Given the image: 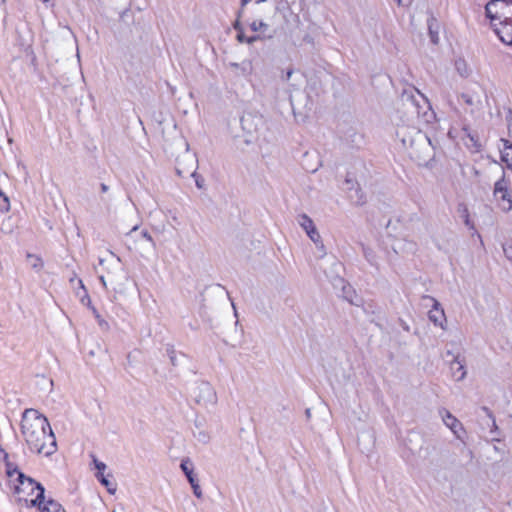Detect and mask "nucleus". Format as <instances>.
Masks as SVG:
<instances>
[{
	"instance_id": "1",
	"label": "nucleus",
	"mask_w": 512,
	"mask_h": 512,
	"mask_svg": "<svg viewBox=\"0 0 512 512\" xmlns=\"http://www.w3.org/2000/svg\"><path fill=\"white\" fill-rule=\"evenodd\" d=\"M21 433L31 452L50 456L57 449L48 419L35 409H26L23 412Z\"/></svg>"
},
{
	"instance_id": "2",
	"label": "nucleus",
	"mask_w": 512,
	"mask_h": 512,
	"mask_svg": "<svg viewBox=\"0 0 512 512\" xmlns=\"http://www.w3.org/2000/svg\"><path fill=\"white\" fill-rule=\"evenodd\" d=\"M396 137L403 147L409 150L410 157L419 164L427 163L433 157V147L429 137L414 123L398 124Z\"/></svg>"
},
{
	"instance_id": "3",
	"label": "nucleus",
	"mask_w": 512,
	"mask_h": 512,
	"mask_svg": "<svg viewBox=\"0 0 512 512\" xmlns=\"http://www.w3.org/2000/svg\"><path fill=\"white\" fill-rule=\"evenodd\" d=\"M266 16L263 19L267 24V38L274 37L278 32L285 30V23L288 17L293 15L289 3L286 0H277L274 6L266 9Z\"/></svg>"
},
{
	"instance_id": "4",
	"label": "nucleus",
	"mask_w": 512,
	"mask_h": 512,
	"mask_svg": "<svg viewBox=\"0 0 512 512\" xmlns=\"http://www.w3.org/2000/svg\"><path fill=\"white\" fill-rule=\"evenodd\" d=\"M18 484L15 486V493L21 494H33L36 491V496L33 499L19 496V501L25 503L30 502L31 506H41L44 502V487L36 482L34 479L27 477L24 473H18L17 477Z\"/></svg>"
},
{
	"instance_id": "5",
	"label": "nucleus",
	"mask_w": 512,
	"mask_h": 512,
	"mask_svg": "<svg viewBox=\"0 0 512 512\" xmlns=\"http://www.w3.org/2000/svg\"><path fill=\"white\" fill-rule=\"evenodd\" d=\"M193 396L196 403L204 406L214 405L217 396L214 388L208 382H200L193 390Z\"/></svg>"
},
{
	"instance_id": "6",
	"label": "nucleus",
	"mask_w": 512,
	"mask_h": 512,
	"mask_svg": "<svg viewBox=\"0 0 512 512\" xmlns=\"http://www.w3.org/2000/svg\"><path fill=\"white\" fill-rule=\"evenodd\" d=\"M494 196L500 201L499 206L503 211L508 212L512 210V193L508 190L504 179L495 183Z\"/></svg>"
},
{
	"instance_id": "7",
	"label": "nucleus",
	"mask_w": 512,
	"mask_h": 512,
	"mask_svg": "<svg viewBox=\"0 0 512 512\" xmlns=\"http://www.w3.org/2000/svg\"><path fill=\"white\" fill-rule=\"evenodd\" d=\"M491 27L503 43L512 45V18L506 16L498 22H492Z\"/></svg>"
},
{
	"instance_id": "8",
	"label": "nucleus",
	"mask_w": 512,
	"mask_h": 512,
	"mask_svg": "<svg viewBox=\"0 0 512 512\" xmlns=\"http://www.w3.org/2000/svg\"><path fill=\"white\" fill-rule=\"evenodd\" d=\"M240 122L244 132L254 135L263 125V117L259 114L248 112L241 117Z\"/></svg>"
},
{
	"instance_id": "9",
	"label": "nucleus",
	"mask_w": 512,
	"mask_h": 512,
	"mask_svg": "<svg viewBox=\"0 0 512 512\" xmlns=\"http://www.w3.org/2000/svg\"><path fill=\"white\" fill-rule=\"evenodd\" d=\"M186 158L190 162V168L189 169H183L180 167V165L176 168V172L181 177H186L187 175H190L191 177L195 178V184L198 188H203L204 179L200 177L197 172V159L194 155H187Z\"/></svg>"
},
{
	"instance_id": "10",
	"label": "nucleus",
	"mask_w": 512,
	"mask_h": 512,
	"mask_svg": "<svg viewBox=\"0 0 512 512\" xmlns=\"http://www.w3.org/2000/svg\"><path fill=\"white\" fill-rule=\"evenodd\" d=\"M506 8L503 6V2L501 0H491L487 3L485 7L486 16L490 19V24L492 22H498L503 19L505 16Z\"/></svg>"
},
{
	"instance_id": "11",
	"label": "nucleus",
	"mask_w": 512,
	"mask_h": 512,
	"mask_svg": "<svg viewBox=\"0 0 512 512\" xmlns=\"http://www.w3.org/2000/svg\"><path fill=\"white\" fill-rule=\"evenodd\" d=\"M427 299L433 302L432 308L428 313L429 320L433 322L435 325L440 326L442 329H445V313L444 310L440 307V303L434 299L433 297H426Z\"/></svg>"
},
{
	"instance_id": "12",
	"label": "nucleus",
	"mask_w": 512,
	"mask_h": 512,
	"mask_svg": "<svg viewBox=\"0 0 512 512\" xmlns=\"http://www.w3.org/2000/svg\"><path fill=\"white\" fill-rule=\"evenodd\" d=\"M439 414L442 417L444 424L453 432L457 438H460L459 431H463V425L461 422L444 408L439 411Z\"/></svg>"
},
{
	"instance_id": "13",
	"label": "nucleus",
	"mask_w": 512,
	"mask_h": 512,
	"mask_svg": "<svg viewBox=\"0 0 512 512\" xmlns=\"http://www.w3.org/2000/svg\"><path fill=\"white\" fill-rule=\"evenodd\" d=\"M181 469L182 471L184 472V474L186 475L192 489H193V493L194 495L197 497V498H201L202 497V490L198 484V481L195 479L194 475H193V467H192V464L189 462V460H183L181 462Z\"/></svg>"
},
{
	"instance_id": "14",
	"label": "nucleus",
	"mask_w": 512,
	"mask_h": 512,
	"mask_svg": "<svg viewBox=\"0 0 512 512\" xmlns=\"http://www.w3.org/2000/svg\"><path fill=\"white\" fill-rule=\"evenodd\" d=\"M402 100L406 102V110L411 118H413L415 114L417 117L420 116V105L412 93H409L407 90H405L402 95Z\"/></svg>"
},
{
	"instance_id": "15",
	"label": "nucleus",
	"mask_w": 512,
	"mask_h": 512,
	"mask_svg": "<svg viewBox=\"0 0 512 512\" xmlns=\"http://www.w3.org/2000/svg\"><path fill=\"white\" fill-rule=\"evenodd\" d=\"M238 75L248 76L252 73V62L250 60H244L241 63L232 62L229 64Z\"/></svg>"
},
{
	"instance_id": "16",
	"label": "nucleus",
	"mask_w": 512,
	"mask_h": 512,
	"mask_svg": "<svg viewBox=\"0 0 512 512\" xmlns=\"http://www.w3.org/2000/svg\"><path fill=\"white\" fill-rule=\"evenodd\" d=\"M451 370L453 371V375L457 378L458 381L463 380L466 376L464 364L459 359V356L454 357V359L451 361Z\"/></svg>"
},
{
	"instance_id": "17",
	"label": "nucleus",
	"mask_w": 512,
	"mask_h": 512,
	"mask_svg": "<svg viewBox=\"0 0 512 512\" xmlns=\"http://www.w3.org/2000/svg\"><path fill=\"white\" fill-rule=\"evenodd\" d=\"M503 148L501 149V160L512 170V144L508 140H501Z\"/></svg>"
},
{
	"instance_id": "18",
	"label": "nucleus",
	"mask_w": 512,
	"mask_h": 512,
	"mask_svg": "<svg viewBox=\"0 0 512 512\" xmlns=\"http://www.w3.org/2000/svg\"><path fill=\"white\" fill-rule=\"evenodd\" d=\"M96 478L107 488L109 493L113 494L116 491V484L109 479V475H105L103 472H97Z\"/></svg>"
},
{
	"instance_id": "19",
	"label": "nucleus",
	"mask_w": 512,
	"mask_h": 512,
	"mask_svg": "<svg viewBox=\"0 0 512 512\" xmlns=\"http://www.w3.org/2000/svg\"><path fill=\"white\" fill-rule=\"evenodd\" d=\"M42 512H65L60 503L55 500L49 499L43 507L39 506Z\"/></svg>"
},
{
	"instance_id": "20",
	"label": "nucleus",
	"mask_w": 512,
	"mask_h": 512,
	"mask_svg": "<svg viewBox=\"0 0 512 512\" xmlns=\"http://www.w3.org/2000/svg\"><path fill=\"white\" fill-rule=\"evenodd\" d=\"M250 28L254 32H260L264 37L267 38L268 29L263 19H256L250 23Z\"/></svg>"
},
{
	"instance_id": "21",
	"label": "nucleus",
	"mask_w": 512,
	"mask_h": 512,
	"mask_svg": "<svg viewBox=\"0 0 512 512\" xmlns=\"http://www.w3.org/2000/svg\"><path fill=\"white\" fill-rule=\"evenodd\" d=\"M297 221L306 233L315 227L313 220L306 214L299 215Z\"/></svg>"
},
{
	"instance_id": "22",
	"label": "nucleus",
	"mask_w": 512,
	"mask_h": 512,
	"mask_svg": "<svg viewBox=\"0 0 512 512\" xmlns=\"http://www.w3.org/2000/svg\"><path fill=\"white\" fill-rule=\"evenodd\" d=\"M460 99L469 107H471V111H473V109L475 107H477L480 103V100L478 99V97H475L473 95H470L468 93H463L461 94L460 96Z\"/></svg>"
},
{
	"instance_id": "23",
	"label": "nucleus",
	"mask_w": 512,
	"mask_h": 512,
	"mask_svg": "<svg viewBox=\"0 0 512 512\" xmlns=\"http://www.w3.org/2000/svg\"><path fill=\"white\" fill-rule=\"evenodd\" d=\"M307 235L317 246H319L321 249L324 248V245L321 241V236L316 227H314L311 231H308Z\"/></svg>"
},
{
	"instance_id": "24",
	"label": "nucleus",
	"mask_w": 512,
	"mask_h": 512,
	"mask_svg": "<svg viewBox=\"0 0 512 512\" xmlns=\"http://www.w3.org/2000/svg\"><path fill=\"white\" fill-rule=\"evenodd\" d=\"M363 255L371 265H377L376 255L371 248L363 246Z\"/></svg>"
},
{
	"instance_id": "25",
	"label": "nucleus",
	"mask_w": 512,
	"mask_h": 512,
	"mask_svg": "<svg viewBox=\"0 0 512 512\" xmlns=\"http://www.w3.org/2000/svg\"><path fill=\"white\" fill-rule=\"evenodd\" d=\"M27 259L32 268L39 270L43 267V261L40 257L33 254H27Z\"/></svg>"
},
{
	"instance_id": "26",
	"label": "nucleus",
	"mask_w": 512,
	"mask_h": 512,
	"mask_svg": "<svg viewBox=\"0 0 512 512\" xmlns=\"http://www.w3.org/2000/svg\"><path fill=\"white\" fill-rule=\"evenodd\" d=\"M10 210V201L7 195L0 189V211L8 212Z\"/></svg>"
},
{
	"instance_id": "27",
	"label": "nucleus",
	"mask_w": 512,
	"mask_h": 512,
	"mask_svg": "<svg viewBox=\"0 0 512 512\" xmlns=\"http://www.w3.org/2000/svg\"><path fill=\"white\" fill-rule=\"evenodd\" d=\"M461 216L464 220V224L471 230H475L474 223L470 220V215L468 208L466 206H463L461 210Z\"/></svg>"
},
{
	"instance_id": "28",
	"label": "nucleus",
	"mask_w": 512,
	"mask_h": 512,
	"mask_svg": "<svg viewBox=\"0 0 512 512\" xmlns=\"http://www.w3.org/2000/svg\"><path fill=\"white\" fill-rule=\"evenodd\" d=\"M4 462L6 465V473L9 477H12L15 474L18 476V473H21L17 469V466H15L12 462L9 461V458H7V460H4Z\"/></svg>"
},
{
	"instance_id": "29",
	"label": "nucleus",
	"mask_w": 512,
	"mask_h": 512,
	"mask_svg": "<svg viewBox=\"0 0 512 512\" xmlns=\"http://www.w3.org/2000/svg\"><path fill=\"white\" fill-rule=\"evenodd\" d=\"M187 155H190L188 152L185 153L182 157V160L178 159L177 160V166L176 168L180 165L181 168L183 169H189L190 168V162L188 161V159L186 158Z\"/></svg>"
},
{
	"instance_id": "30",
	"label": "nucleus",
	"mask_w": 512,
	"mask_h": 512,
	"mask_svg": "<svg viewBox=\"0 0 512 512\" xmlns=\"http://www.w3.org/2000/svg\"><path fill=\"white\" fill-rule=\"evenodd\" d=\"M503 252L506 258L512 261V243H504L503 244Z\"/></svg>"
},
{
	"instance_id": "31",
	"label": "nucleus",
	"mask_w": 512,
	"mask_h": 512,
	"mask_svg": "<svg viewBox=\"0 0 512 512\" xmlns=\"http://www.w3.org/2000/svg\"><path fill=\"white\" fill-rule=\"evenodd\" d=\"M93 462H94L95 468L97 469V472L104 473V471L106 469V464L101 461H98L96 458L93 459Z\"/></svg>"
},
{
	"instance_id": "32",
	"label": "nucleus",
	"mask_w": 512,
	"mask_h": 512,
	"mask_svg": "<svg viewBox=\"0 0 512 512\" xmlns=\"http://www.w3.org/2000/svg\"><path fill=\"white\" fill-rule=\"evenodd\" d=\"M78 284H79L80 289H82V290H83V293H84V295L81 297V301H82L83 303H84L85 299H87L88 301H90V298H89V296H88V294H87V291H86V289H85V286H84V284H83L82 280H80V279H79V280H78Z\"/></svg>"
},
{
	"instance_id": "33",
	"label": "nucleus",
	"mask_w": 512,
	"mask_h": 512,
	"mask_svg": "<svg viewBox=\"0 0 512 512\" xmlns=\"http://www.w3.org/2000/svg\"><path fill=\"white\" fill-rule=\"evenodd\" d=\"M167 353H168L169 359L171 361V364L175 366L176 365V352H175V350L174 349H168Z\"/></svg>"
},
{
	"instance_id": "34",
	"label": "nucleus",
	"mask_w": 512,
	"mask_h": 512,
	"mask_svg": "<svg viewBox=\"0 0 512 512\" xmlns=\"http://www.w3.org/2000/svg\"><path fill=\"white\" fill-rule=\"evenodd\" d=\"M429 33H430L431 41H432L434 44H437V43H438V40H439V38H438V34H437V33H435V32L432 30L431 26H429Z\"/></svg>"
},
{
	"instance_id": "35",
	"label": "nucleus",
	"mask_w": 512,
	"mask_h": 512,
	"mask_svg": "<svg viewBox=\"0 0 512 512\" xmlns=\"http://www.w3.org/2000/svg\"><path fill=\"white\" fill-rule=\"evenodd\" d=\"M142 236L147 240L149 241L153 246L155 245V242L152 238V236L147 232V231H143L142 232Z\"/></svg>"
},
{
	"instance_id": "36",
	"label": "nucleus",
	"mask_w": 512,
	"mask_h": 512,
	"mask_svg": "<svg viewBox=\"0 0 512 512\" xmlns=\"http://www.w3.org/2000/svg\"><path fill=\"white\" fill-rule=\"evenodd\" d=\"M9 458L8 453L0 446V459L7 460Z\"/></svg>"
},
{
	"instance_id": "37",
	"label": "nucleus",
	"mask_w": 512,
	"mask_h": 512,
	"mask_svg": "<svg viewBox=\"0 0 512 512\" xmlns=\"http://www.w3.org/2000/svg\"><path fill=\"white\" fill-rule=\"evenodd\" d=\"M246 38H247V37L243 34V32H242V31H239V33H238V35H237V39H238V41H240V42H245Z\"/></svg>"
},
{
	"instance_id": "38",
	"label": "nucleus",
	"mask_w": 512,
	"mask_h": 512,
	"mask_svg": "<svg viewBox=\"0 0 512 512\" xmlns=\"http://www.w3.org/2000/svg\"><path fill=\"white\" fill-rule=\"evenodd\" d=\"M259 37L258 36H252V37H247L245 42L248 43V44H252L254 43Z\"/></svg>"
},
{
	"instance_id": "39",
	"label": "nucleus",
	"mask_w": 512,
	"mask_h": 512,
	"mask_svg": "<svg viewBox=\"0 0 512 512\" xmlns=\"http://www.w3.org/2000/svg\"><path fill=\"white\" fill-rule=\"evenodd\" d=\"M460 65L465 66V63H464V62H457V63H456L457 70H458V71L460 72V74L463 76V75H464V73L461 71V70H463V67H460Z\"/></svg>"
},
{
	"instance_id": "40",
	"label": "nucleus",
	"mask_w": 512,
	"mask_h": 512,
	"mask_svg": "<svg viewBox=\"0 0 512 512\" xmlns=\"http://www.w3.org/2000/svg\"><path fill=\"white\" fill-rule=\"evenodd\" d=\"M460 65L465 66V63H464V62H457V63H456L457 70H458V71L460 72V74L463 76V75H464V73L461 71V70H463V67H460Z\"/></svg>"
},
{
	"instance_id": "41",
	"label": "nucleus",
	"mask_w": 512,
	"mask_h": 512,
	"mask_svg": "<svg viewBox=\"0 0 512 512\" xmlns=\"http://www.w3.org/2000/svg\"><path fill=\"white\" fill-rule=\"evenodd\" d=\"M294 73L293 69H289L287 72H286V75H285V80L288 81L290 80L292 74Z\"/></svg>"
},
{
	"instance_id": "42",
	"label": "nucleus",
	"mask_w": 512,
	"mask_h": 512,
	"mask_svg": "<svg viewBox=\"0 0 512 512\" xmlns=\"http://www.w3.org/2000/svg\"><path fill=\"white\" fill-rule=\"evenodd\" d=\"M100 189L103 193H106L109 190V187L105 183H101Z\"/></svg>"
},
{
	"instance_id": "43",
	"label": "nucleus",
	"mask_w": 512,
	"mask_h": 512,
	"mask_svg": "<svg viewBox=\"0 0 512 512\" xmlns=\"http://www.w3.org/2000/svg\"><path fill=\"white\" fill-rule=\"evenodd\" d=\"M234 29L237 30L238 32L242 31L241 24H240V22L238 20L234 24Z\"/></svg>"
},
{
	"instance_id": "44",
	"label": "nucleus",
	"mask_w": 512,
	"mask_h": 512,
	"mask_svg": "<svg viewBox=\"0 0 512 512\" xmlns=\"http://www.w3.org/2000/svg\"><path fill=\"white\" fill-rule=\"evenodd\" d=\"M503 2V6L508 8V5L512 3V0H501Z\"/></svg>"
},
{
	"instance_id": "45",
	"label": "nucleus",
	"mask_w": 512,
	"mask_h": 512,
	"mask_svg": "<svg viewBox=\"0 0 512 512\" xmlns=\"http://www.w3.org/2000/svg\"><path fill=\"white\" fill-rule=\"evenodd\" d=\"M346 183H347L348 185H351V186H349V187H348L349 189H351V188H352V186H353V181H352L351 179L347 178V179H346Z\"/></svg>"
},
{
	"instance_id": "46",
	"label": "nucleus",
	"mask_w": 512,
	"mask_h": 512,
	"mask_svg": "<svg viewBox=\"0 0 512 512\" xmlns=\"http://www.w3.org/2000/svg\"><path fill=\"white\" fill-rule=\"evenodd\" d=\"M99 280L101 281L102 285H103L104 287H106V281H105L104 276H100V277H99Z\"/></svg>"
},
{
	"instance_id": "47",
	"label": "nucleus",
	"mask_w": 512,
	"mask_h": 512,
	"mask_svg": "<svg viewBox=\"0 0 512 512\" xmlns=\"http://www.w3.org/2000/svg\"><path fill=\"white\" fill-rule=\"evenodd\" d=\"M415 92H416V93H417V94H418V95L423 99V101H424L425 103H427V101H426L425 97H424V96L419 92V90H416V89H415Z\"/></svg>"
},
{
	"instance_id": "48",
	"label": "nucleus",
	"mask_w": 512,
	"mask_h": 512,
	"mask_svg": "<svg viewBox=\"0 0 512 512\" xmlns=\"http://www.w3.org/2000/svg\"><path fill=\"white\" fill-rule=\"evenodd\" d=\"M305 414H306L307 418H310L311 417V410L309 408L306 409Z\"/></svg>"
},
{
	"instance_id": "49",
	"label": "nucleus",
	"mask_w": 512,
	"mask_h": 512,
	"mask_svg": "<svg viewBox=\"0 0 512 512\" xmlns=\"http://www.w3.org/2000/svg\"><path fill=\"white\" fill-rule=\"evenodd\" d=\"M357 203L358 204H363L364 203V200L362 199V195L359 196L358 200H357Z\"/></svg>"
},
{
	"instance_id": "50",
	"label": "nucleus",
	"mask_w": 512,
	"mask_h": 512,
	"mask_svg": "<svg viewBox=\"0 0 512 512\" xmlns=\"http://www.w3.org/2000/svg\"><path fill=\"white\" fill-rule=\"evenodd\" d=\"M138 228H139V224H135V225L132 227L131 232L136 231Z\"/></svg>"
},
{
	"instance_id": "51",
	"label": "nucleus",
	"mask_w": 512,
	"mask_h": 512,
	"mask_svg": "<svg viewBox=\"0 0 512 512\" xmlns=\"http://www.w3.org/2000/svg\"><path fill=\"white\" fill-rule=\"evenodd\" d=\"M446 354H447V356H452L453 358L455 357V356L452 354V352H451V351H447V353H446Z\"/></svg>"
},
{
	"instance_id": "52",
	"label": "nucleus",
	"mask_w": 512,
	"mask_h": 512,
	"mask_svg": "<svg viewBox=\"0 0 512 512\" xmlns=\"http://www.w3.org/2000/svg\"><path fill=\"white\" fill-rule=\"evenodd\" d=\"M266 0H258L257 3L260 4V3H265Z\"/></svg>"
},
{
	"instance_id": "53",
	"label": "nucleus",
	"mask_w": 512,
	"mask_h": 512,
	"mask_svg": "<svg viewBox=\"0 0 512 512\" xmlns=\"http://www.w3.org/2000/svg\"><path fill=\"white\" fill-rule=\"evenodd\" d=\"M493 427H494L495 429H497V425H496V422H495V420H494V419H493Z\"/></svg>"
},
{
	"instance_id": "54",
	"label": "nucleus",
	"mask_w": 512,
	"mask_h": 512,
	"mask_svg": "<svg viewBox=\"0 0 512 512\" xmlns=\"http://www.w3.org/2000/svg\"><path fill=\"white\" fill-rule=\"evenodd\" d=\"M397 2H398V4H400V3H401V0H397Z\"/></svg>"
},
{
	"instance_id": "55",
	"label": "nucleus",
	"mask_w": 512,
	"mask_h": 512,
	"mask_svg": "<svg viewBox=\"0 0 512 512\" xmlns=\"http://www.w3.org/2000/svg\"><path fill=\"white\" fill-rule=\"evenodd\" d=\"M3 0H0V2H2Z\"/></svg>"
}]
</instances>
